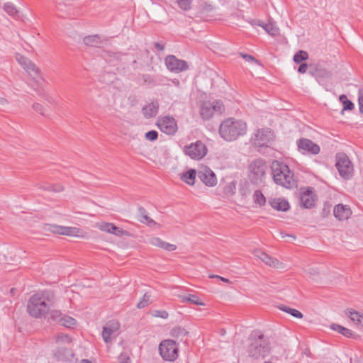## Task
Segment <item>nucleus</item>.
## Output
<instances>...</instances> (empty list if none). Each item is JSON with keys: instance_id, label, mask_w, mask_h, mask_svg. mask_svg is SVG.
I'll list each match as a JSON object with an SVG mask.
<instances>
[{"instance_id": "6e6d98bb", "label": "nucleus", "mask_w": 363, "mask_h": 363, "mask_svg": "<svg viewBox=\"0 0 363 363\" xmlns=\"http://www.w3.org/2000/svg\"><path fill=\"white\" fill-rule=\"evenodd\" d=\"M47 189L48 190H52V191H56V192H60V191H62L64 190V188H63L62 186H61L60 184H57V185H52L49 188H48Z\"/></svg>"}, {"instance_id": "7ed1b4c3", "label": "nucleus", "mask_w": 363, "mask_h": 363, "mask_svg": "<svg viewBox=\"0 0 363 363\" xmlns=\"http://www.w3.org/2000/svg\"><path fill=\"white\" fill-rule=\"evenodd\" d=\"M250 343L247 347L250 357L254 359L264 357L270 351L269 342L259 333H254L250 337Z\"/></svg>"}, {"instance_id": "dca6fc26", "label": "nucleus", "mask_w": 363, "mask_h": 363, "mask_svg": "<svg viewBox=\"0 0 363 363\" xmlns=\"http://www.w3.org/2000/svg\"><path fill=\"white\" fill-rule=\"evenodd\" d=\"M315 194L312 187H308L306 189L301 190L300 193V202L303 208H312L315 205Z\"/></svg>"}, {"instance_id": "3c124183", "label": "nucleus", "mask_w": 363, "mask_h": 363, "mask_svg": "<svg viewBox=\"0 0 363 363\" xmlns=\"http://www.w3.org/2000/svg\"><path fill=\"white\" fill-rule=\"evenodd\" d=\"M118 361L120 363H130V359L126 353H121L118 357Z\"/></svg>"}, {"instance_id": "b1692460", "label": "nucleus", "mask_w": 363, "mask_h": 363, "mask_svg": "<svg viewBox=\"0 0 363 363\" xmlns=\"http://www.w3.org/2000/svg\"><path fill=\"white\" fill-rule=\"evenodd\" d=\"M138 220L144 224L147 225L148 226L155 225L157 223L150 218L147 213V211L142 206L138 207Z\"/></svg>"}, {"instance_id": "680f3d73", "label": "nucleus", "mask_w": 363, "mask_h": 363, "mask_svg": "<svg viewBox=\"0 0 363 363\" xmlns=\"http://www.w3.org/2000/svg\"><path fill=\"white\" fill-rule=\"evenodd\" d=\"M330 212L329 209H326L325 208L323 210V213H328Z\"/></svg>"}, {"instance_id": "393cba45", "label": "nucleus", "mask_w": 363, "mask_h": 363, "mask_svg": "<svg viewBox=\"0 0 363 363\" xmlns=\"http://www.w3.org/2000/svg\"><path fill=\"white\" fill-rule=\"evenodd\" d=\"M269 203L271 206L277 211H286L290 207L289 202L281 199H272Z\"/></svg>"}, {"instance_id": "ea45409f", "label": "nucleus", "mask_w": 363, "mask_h": 363, "mask_svg": "<svg viewBox=\"0 0 363 363\" xmlns=\"http://www.w3.org/2000/svg\"><path fill=\"white\" fill-rule=\"evenodd\" d=\"M236 189L235 182L227 184L223 188V193L227 196H232L235 194Z\"/></svg>"}, {"instance_id": "aec40b11", "label": "nucleus", "mask_w": 363, "mask_h": 363, "mask_svg": "<svg viewBox=\"0 0 363 363\" xmlns=\"http://www.w3.org/2000/svg\"><path fill=\"white\" fill-rule=\"evenodd\" d=\"M119 323L116 320H111L103 328L102 337L106 343L111 340V335L119 329Z\"/></svg>"}, {"instance_id": "423d86ee", "label": "nucleus", "mask_w": 363, "mask_h": 363, "mask_svg": "<svg viewBox=\"0 0 363 363\" xmlns=\"http://www.w3.org/2000/svg\"><path fill=\"white\" fill-rule=\"evenodd\" d=\"M251 181L254 184H259L263 181L267 166L262 159H257L251 162L249 166Z\"/></svg>"}, {"instance_id": "052dcab7", "label": "nucleus", "mask_w": 363, "mask_h": 363, "mask_svg": "<svg viewBox=\"0 0 363 363\" xmlns=\"http://www.w3.org/2000/svg\"><path fill=\"white\" fill-rule=\"evenodd\" d=\"M9 104V101L7 99H6L4 98H0V104L5 105V104Z\"/></svg>"}, {"instance_id": "e433bc0d", "label": "nucleus", "mask_w": 363, "mask_h": 363, "mask_svg": "<svg viewBox=\"0 0 363 363\" xmlns=\"http://www.w3.org/2000/svg\"><path fill=\"white\" fill-rule=\"evenodd\" d=\"M308 58V54L306 51L299 50L294 55V62L298 64L302 62L303 61L306 60Z\"/></svg>"}, {"instance_id": "2f4dec72", "label": "nucleus", "mask_w": 363, "mask_h": 363, "mask_svg": "<svg viewBox=\"0 0 363 363\" xmlns=\"http://www.w3.org/2000/svg\"><path fill=\"white\" fill-rule=\"evenodd\" d=\"M170 334L173 337L182 340L183 337L188 334V332L182 327H175L171 330Z\"/></svg>"}, {"instance_id": "4468645a", "label": "nucleus", "mask_w": 363, "mask_h": 363, "mask_svg": "<svg viewBox=\"0 0 363 363\" xmlns=\"http://www.w3.org/2000/svg\"><path fill=\"white\" fill-rule=\"evenodd\" d=\"M197 177L208 186H214L217 184V177L215 173L208 167H203L199 169Z\"/></svg>"}, {"instance_id": "20e7f679", "label": "nucleus", "mask_w": 363, "mask_h": 363, "mask_svg": "<svg viewBox=\"0 0 363 363\" xmlns=\"http://www.w3.org/2000/svg\"><path fill=\"white\" fill-rule=\"evenodd\" d=\"M27 311L28 313L35 318H40L46 315L50 309L44 301L40 299L38 294L33 295L28 303Z\"/></svg>"}, {"instance_id": "864d4df0", "label": "nucleus", "mask_w": 363, "mask_h": 363, "mask_svg": "<svg viewBox=\"0 0 363 363\" xmlns=\"http://www.w3.org/2000/svg\"><path fill=\"white\" fill-rule=\"evenodd\" d=\"M50 318L52 320H57V318H60L61 317V312L60 311H51L50 313Z\"/></svg>"}, {"instance_id": "f704fd0d", "label": "nucleus", "mask_w": 363, "mask_h": 363, "mask_svg": "<svg viewBox=\"0 0 363 363\" xmlns=\"http://www.w3.org/2000/svg\"><path fill=\"white\" fill-rule=\"evenodd\" d=\"M340 100L342 102L343 108L342 110V113H343L344 111H351L354 108L353 103L348 100L347 96L344 94L340 96Z\"/></svg>"}, {"instance_id": "37998d69", "label": "nucleus", "mask_w": 363, "mask_h": 363, "mask_svg": "<svg viewBox=\"0 0 363 363\" xmlns=\"http://www.w3.org/2000/svg\"><path fill=\"white\" fill-rule=\"evenodd\" d=\"M72 342V339L67 335L64 334H58L56 336V343H70Z\"/></svg>"}, {"instance_id": "9b49d317", "label": "nucleus", "mask_w": 363, "mask_h": 363, "mask_svg": "<svg viewBox=\"0 0 363 363\" xmlns=\"http://www.w3.org/2000/svg\"><path fill=\"white\" fill-rule=\"evenodd\" d=\"M157 125L160 130L167 135H174L178 127L176 120L169 116L160 118L157 121Z\"/></svg>"}, {"instance_id": "6e6552de", "label": "nucleus", "mask_w": 363, "mask_h": 363, "mask_svg": "<svg viewBox=\"0 0 363 363\" xmlns=\"http://www.w3.org/2000/svg\"><path fill=\"white\" fill-rule=\"evenodd\" d=\"M222 102L216 101L213 103L206 102L201 107L200 114L203 119H210L214 113L221 114L224 111Z\"/></svg>"}, {"instance_id": "7c9ffc66", "label": "nucleus", "mask_w": 363, "mask_h": 363, "mask_svg": "<svg viewBox=\"0 0 363 363\" xmlns=\"http://www.w3.org/2000/svg\"><path fill=\"white\" fill-rule=\"evenodd\" d=\"M4 10L12 18L17 19L18 18V10L16 6L11 2H7L4 4Z\"/></svg>"}, {"instance_id": "0eeeda50", "label": "nucleus", "mask_w": 363, "mask_h": 363, "mask_svg": "<svg viewBox=\"0 0 363 363\" xmlns=\"http://www.w3.org/2000/svg\"><path fill=\"white\" fill-rule=\"evenodd\" d=\"M159 352L164 360L174 361L178 357V347L176 342L172 340L162 341L160 344Z\"/></svg>"}, {"instance_id": "6ab92c4d", "label": "nucleus", "mask_w": 363, "mask_h": 363, "mask_svg": "<svg viewBox=\"0 0 363 363\" xmlns=\"http://www.w3.org/2000/svg\"><path fill=\"white\" fill-rule=\"evenodd\" d=\"M253 254L255 257L260 259L263 262L269 267H272L277 269L282 268L283 264L281 262H280L277 259L268 255L264 252H262L259 250H256L254 251Z\"/></svg>"}, {"instance_id": "f03ea898", "label": "nucleus", "mask_w": 363, "mask_h": 363, "mask_svg": "<svg viewBox=\"0 0 363 363\" xmlns=\"http://www.w3.org/2000/svg\"><path fill=\"white\" fill-rule=\"evenodd\" d=\"M273 179L277 184L285 188H291L295 185L294 174L289 167L277 160H274L271 165Z\"/></svg>"}, {"instance_id": "a18cd8bd", "label": "nucleus", "mask_w": 363, "mask_h": 363, "mask_svg": "<svg viewBox=\"0 0 363 363\" xmlns=\"http://www.w3.org/2000/svg\"><path fill=\"white\" fill-rule=\"evenodd\" d=\"M179 6L184 10H189L191 8V0H177Z\"/></svg>"}, {"instance_id": "cd10ccee", "label": "nucleus", "mask_w": 363, "mask_h": 363, "mask_svg": "<svg viewBox=\"0 0 363 363\" xmlns=\"http://www.w3.org/2000/svg\"><path fill=\"white\" fill-rule=\"evenodd\" d=\"M196 175L197 172L194 169H190L182 174L181 179L189 185H194Z\"/></svg>"}, {"instance_id": "13d9d810", "label": "nucleus", "mask_w": 363, "mask_h": 363, "mask_svg": "<svg viewBox=\"0 0 363 363\" xmlns=\"http://www.w3.org/2000/svg\"><path fill=\"white\" fill-rule=\"evenodd\" d=\"M209 277L210 278H217V279H219L222 280L224 282L230 283L229 279H228L226 278H224V277H222L218 276V275H211Z\"/></svg>"}, {"instance_id": "f257e3e1", "label": "nucleus", "mask_w": 363, "mask_h": 363, "mask_svg": "<svg viewBox=\"0 0 363 363\" xmlns=\"http://www.w3.org/2000/svg\"><path fill=\"white\" fill-rule=\"evenodd\" d=\"M246 131L247 125L244 121L232 118L223 121L219 127V134L226 141L235 140L245 135Z\"/></svg>"}, {"instance_id": "473e14b6", "label": "nucleus", "mask_w": 363, "mask_h": 363, "mask_svg": "<svg viewBox=\"0 0 363 363\" xmlns=\"http://www.w3.org/2000/svg\"><path fill=\"white\" fill-rule=\"evenodd\" d=\"M279 308L282 311H284L287 313L291 314L292 316H294L295 318H303V314L299 311L294 309V308H291L287 306L281 305L279 306Z\"/></svg>"}, {"instance_id": "ddd939ff", "label": "nucleus", "mask_w": 363, "mask_h": 363, "mask_svg": "<svg viewBox=\"0 0 363 363\" xmlns=\"http://www.w3.org/2000/svg\"><path fill=\"white\" fill-rule=\"evenodd\" d=\"M298 150L302 154L318 155L320 151V146L308 138L297 140Z\"/></svg>"}, {"instance_id": "0e129e2a", "label": "nucleus", "mask_w": 363, "mask_h": 363, "mask_svg": "<svg viewBox=\"0 0 363 363\" xmlns=\"http://www.w3.org/2000/svg\"><path fill=\"white\" fill-rule=\"evenodd\" d=\"M49 103H52V99L50 97H48L45 99Z\"/></svg>"}, {"instance_id": "4c0bfd02", "label": "nucleus", "mask_w": 363, "mask_h": 363, "mask_svg": "<svg viewBox=\"0 0 363 363\" xmlns=\"http://www.w3.org/2000/svg\"><path fill=\"white\" fill-rule=\"evenodd\" d=\"M254 201L259 206H264L266 203V199L261 191L256 190L253 195Z\"/></svg>"}, {"instance_id": "79ce46f5", "label": "nucleus", "mask_w": 363, "mask_h": 363, "mask_svg": "<svg viewBox=\"0 0 363 363\" xmlns=\"http://www.w3.org/2000/svg\"><path fill=\"white\" fill-rule=\"evenodd\" d=\"M150 303V296L145 294L142 299L137 304V308L139 309L144 308Z\"/></svg>"}, {"instance_id": "bf43d9fd", "label": "nucleus", "mask_w": 363, "mask_h": 363, "mask_svg": "<svg viewBox=\"0 0 363 363\" xmlns=\"http://www.w3.org/2000/svg\"><path fill=\"white\" fill-rule=\"evenodd\" d=\"M155 47L160 51H163L164 49V45L157 42L155 43Z\"/></svg>"}, {"instance_id": "58836bf2", "label": "nucleus", "mask_w": 363, "mask_h": 363, "mask_svg": "<svg viewBox=\"0 0 363 363\" xmlns=\"http://www.w3.org/2000/svg\"><path fill=\"white\" fill-rule=\"evenodd\" d=\"M346 313L353 322H356L357 323H362L361 319L362 316L358 312L347 309Z\"/></svg>"}, {"instance_id": "49530a36", "label": "nucleus", "mask_w": 363, "mask_h": 363, "mask_svg": "<svg viewBox=\"0 0 363 363\" xmlns=\"http://www.w3.org/2000/svg\"><path fill=\"white\" fill-rule=\"evenodd\" d=\"M145 138L147 140L155 141L158 138V133L154 130H150L145 133Z\"/></svg>"}, {"instance_id": "c756f323", "label": "nucleus", "mask_w": 363, "mask_h": 363, "mask_svg": "<svg viewBox=\"0 0 363 363\" xmlns=\"http://www.w3.org/2000/svg\"><path fill=\"white\" fill-rule=\"evenodd\" d=\"M179 297L181 298V301L182 303L190 302L197 306H204V303L202 302V301L200 300L199 298L195 294H189L188 296L181 295L179 296Z\"/></svg>"}, {"instance_id": "2eb2a0df", "label": "nucleus", "mask_w": 363, "mask_h": 363, "mask_svg": "<svg viewBox=\"0 0 363 363\" xmlns=\"http://www.w3.org/2000/svg\"><path fill=\"white\" fill-rule=\"evenodd\" d=\"M272 134L269 128H262L257 130L255 135L254 143L259 147H267L272 140Z\"/></svg>"}, {"instance_id": "39448f33", "label": "nucleus", "mask_w": 363, "mask_h": 363, "mask_svg": "<svg viewBox=\"0 0 363 363\" xmlns=\"http://www.w3.org/2000/svg\"><path fill=\"white\" fill-rule=\"evenodd\" d=\"M336 168L340 175L345 179H349L352 176L353 166L346 154L339 152L336 155Z\"/></svg>"}, {"instance_id": "bb28decb", "label": "nucleus", "mask_w": 363, "mask_h": 363, "mask_svg": "<svg viewBox=\"0 0 363 363\" xmlns=\"http://www.w3.org/2000/svg\"><path fill=\"white\" fill-rule=\"evenodd\" d=\"M258 25L262 27L267 33L272 36L278 35L279 33V29L274 22L269 21L267 23H259Z\"/></svg>"}, {"instance_id": "5fc2aeb1", "label": "nucleus", "mask_w": 363, "mask_h": 363, "mask_svg": "<svg viewBox=\"0 0 363 363\" xmlns=\"http://www.w3.org/2000/svg\"><path fill=\"white\" fill-rule=\"evenodd\" d=\"M162 249H164L167 251H174L177 249V246L175 245L164 242Z\"/></svg>"}, {"instance_id": "e2e57ef3", "label": "nucleus", "mask_w": 363, "mask_h": 363, "mask_svg": "<svg viewBox=\"0 0 363 363\" xmlns=\"http://www.w3.org/2000/svg\"><path fill=\"white\" fill-rule=\"evenodd\" d=\"M81 363H91V361L88 359H83L82 360Z\"/></svg>"}, {"instance_id": "a878e982", "label": "nucleus", "mask_w": 363, "mask_h": 363, "mask_svg": "<svg viewBox=\"0 0 363 363\" xmlns=\"http://www.w3.org/2000/svg\"><path fill=\"white\" fill-rule=\"evenodd\" d=\"M38 294L40 299L44 301V303H46L49 309L53 306L55 302V296L52 291H44Z\"/></svg>"}, {"instance_id": "a19ab883", "label": "nucleus", "mask_w": 363, "mask_h": 363, "mask_svg": "<svg viewBox=\"0 0 363 363\" xmlns=\"http://www.w3.org/2000/svg\"><path fill=\"white\" fill-rule=\"evenodd\" d=\"M316 74L318 77L325 79H328L332 77L331 72L325 68H317Z\"/></svg>"}, {"instance_id": "412c9836", "label": "nucleus", "mask_w": 363, "mask_h": 363, "mask_svg": "<svg viewBox=\"0 0 363 363\" xmlns=\"http://www.w3.org/2000/svg\"><path fill=\"white\" fill-rule=\"evenodd\" d=\"M333 214L340 220L348 219L352 215L350 208L347 205L338 204L335 206Z\"/></svg>"}, {"instance_id": "5701e85b", "label": "nucleus", "mask_w": 363, "mask_h": 363, "mask_svg": "<svg viewBox=\"0 0 363 363\" xmlns=\"http://www.w3.org/2000/svg\"><path fill=\"white\" fill-rule=\"evenodd\" d=\"M74 354L69 349L59 347L55 352L54 356L57 360L67 361L73 357Z\"/></svg>"}, {"instance_id": "f3484780", "label": "nucleus", "mask_w": 363, "mask_h": 363, "mask_svg": "<svg viewBox=\"0 0 363 363\" xmlns=\"http://www.w3.org/2000/svg\"><path fill=\"white\" fill-rule=\"evenodd\" d=\"M99 230L106 233L115 235L118 237L130 236V233L122 228H120L111 223H102L98 224Z\"/></svg>"}, {"instance_id": "c85d7f7f", "label": "nucleus", "mask_w": 363, "mask_h": 363, "mask_svg": "<svg viewBox=\"0 0 363 363\" xmlns=\"http://www.w3.org/2000/svg\"><path fill=\"white\" fill-rule=\"evenodd\" d=\"M83 42L86 45L90 47H98L101 43L99 35L86 36L84 38Z\"/></svg>"}, {"instance_id": "4be33fe9", "label": "nucleus", "mask_w": 363, "mask_h": 363, "mask_svg": "<svg viewBox=\"0 0 363 363\" xmlns=\"http://www.w3.org/2000/svg\"><path fill=\"white\" fill-rule=\"evenodd\" d=\"M159 103L157 101H152L143 108V113L146 118H151L158 113Z\"/></svg>"}, {"instance_id": "c9c22d12", "label": "nucleus", "mask_w": 363, "mask_h": 363, "mask_svg": "<svg viewBox=\"0 0 363 363\" xmlns=\"http://www.w3.org/2000/svg\"><path fill=\"white\" fill-rule=\"evenodd\" d=\"M331 328L334 330L337 331L338 333H341L342 335H343L345 337H350L352 335L351 330L346 328L343 326H341L340 325L334 324L332 325Z\"/></svg>"}, {"instance_id": "8fccbe9b", "label": "nucleus", "mask_w": 363, "mask_h": 363, "mask_svg": "<svg viewBox=\"0 0 363 363\" xmlns=\"http://www.w3.org/2000/svg\"><path fill=\"white\" fill-rule=\"evenodd\" d=\"M153 315L155 316V317H158V318H162L163 319H166L168 318L169 316V314L166 311H160V310H156V311H153Z\"/></svg>"}, {"instance_id": "1a4fd4ad", "label": "nucleus", "mask_w": 363, "mask_h": 363, "mask_svg": "<svg viewBox=\"0 0 363 363\" xmlns=\"http://www.w3.org/2000/svg\"><path fill=\"white\" fill-rule=\"evenodd\" d=\"M184 152L193 160H201L207 153V147L201 141L197 140L189 146L184 147Z\"/></svg>"}, {"instance_id": "72a5a7b5", "label": "nucleus", "mask_w": 363, "mask_h": 363, "mask_svg": "<svg viewBox=\"0 0 363 363\" xmlns=\"http://www.w3.org/2000/svg\"><path fill=\"white\" fill-rule=\"evenodd\" d=\"M59 323L66 328H72L75 325L76 320L70 316L65 315L59 319Z\"/></svg>"}, {"instance_id": "69168bd1", "label": "nucleus", "mask_w": 363, "mask_h": 363, "mask_svg": "<svg viewBox=\"0 0 363 363\" xmlns=\"http://www.w3.org/2000/svg\"><path fill=\"white\" fill-rule=\"evenodd\" d=\"M246 194H247V193H246V191H243V192H242V195H246Z\"/></svg>"}, {"instance_id": "a211bd4d", "label": "nucleus", "mask_w": 363, "mask_h": 363, "mask_svg": "<svg viewBox=\"0 0 363 363\" xmlns=\"http://www.w3.org/2000/svg\"><path fill=\"white\" fill-rule=\"evenodd\" d=\"M48 230L53 233L67 236H79V234L81 231L78 228L60 226L56 225H50Z\"/></svg>"}, {"instance_id": "c03bdc74", "label": "nucleus", "mask_w": 363, "mask_h": 363, "mask_svg": "<svg viewBox=\"0 0 363 363\" xmlns=\"http://www.w3.org/2000/svg\"><path fill=\"white\" fill-rule=\"evenodd\" d=\"M149 242L154 246L162 248L164 241H163L160 238L153 237L150 239Z\"/></svg>"}, {"instance_id": "9d476101", "label": "nucleus", "mask_w": 363, "mask_h": 363, "mask_svg": "<svg viewBox=\"0 0 363 363\" xmlns=\"http://www.w3.org/2000/svg\"><path fill=\"white\" fill-rule=\"evenodd\" d=\"M16 59L33 79L40 77L41 72L40 69L28 57L20 54H17L16 55Z\"/></svg>"}, {"instance_id": "de8ad7c7", "label": "nucleus", "mask_w": 363, "mask_h": 363, "mask_svg": "<svg viewBox=\"0 0 363 363\" xmlns=\"http://www.w3.org/2000/svg\"><path fill=\"white\" fill-rule=\"evenodd\" d=\"M32 108L35 112L40 113V115L43 116H46L45 113V107L42 104L39 103H34L32 106Z\"/></svg>"}, {"instance_id": "09e8293b", "label": "nucleus", "mask_w": 363, "mask_h": 363, "mask_svg": "<svg viewBox=\"0 0 363 363\" xmlns=\"http://www.w3.org/2000/svg\"><path fill=\"white\" fill-rule=\"evenodd\" d=\"M240 55L247 62H255L259 65H261L260 62L258 60H257L255 57H254L252 55L242 53V52L240 53Z\"/></svg>"}, {"instance_id": "f8f14e48", "label": "nucleus", "mask_w": 363, "mask_h": 363, "mask_svg": "<svg viewBox=\"0 0 363 363\" xmlns=\"http://www.w3.org/2000/svg\"><path fill=\"white\" fill-rule=\"evenodd\" d=\"M165 65L172 72L179 73L189 69L187 62L177 58L174 55H168L165 57Z\"/></svg>"}, {"instance_id": "4d7b16f0", "label": "nucleus", "mask_w": 363, "mask_h": 363, "mask_svg": "<svg viewBox=\"0 0 363 363\" xmlns=\"http://www.w3.org/2000/svg\"><path fill=\"white\" fill-rule=\"evenodd\" d=\"M308 69V65L306 63H302L298 68V72L301 74H304L306 72Z\"/></svg>"}, {"instance_id": "603ef678", "label": "nucleus", "mask_w": 363, "mask_h": 363, "mask_svg": "<svg viewBox=\"0 0 363 363\" xmlns=\"http://www.w3.org/2000/svg\"><path fill=\"white\" fill-rule=\"evenodd\" d=\"M358 101L359 105V111L360 113H363V90L362 89L359 91Z\"/></svg>"}]
</instances>
